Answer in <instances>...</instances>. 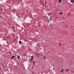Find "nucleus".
I'll return each mask as SVG.
<instances>
[{
  "label": "nucleus",
  "instance_id": "1",
  "mask_svg": "<svg viewBox=\"0 0 74 74\" xmlns=\"http://www.w3.org/2000/svg\"><path fill=\"white\" fill-rule=\"evenodd\" d=\"M31 60H30V62H32L33 61V58H34V57L33 56H32L31 57Z\"/></svg>",
  "mask_w": 74,
  "mask_h": 74
},
{
  "label": "nucleus",
  "instance_id": "2",
  "mask_svg": "<svg viewBox=\"0 0 74 74\" xmlns=\"http://www.w3.org/2000/svg\"><path fill=\"white\" fill-rule=\"evenodd\" d=\"M17 58L18 60L20 59V56H19V55H18L17 56Z\"/></svg>",
  "mask_w": 74,
  "mask_h": 74
},
{
  "label": "nucleus",
  "instance_id": "3",
  "mask_svg": "<svg viewBox=\"0 0 74 74\" xmlns=\"http://www.w3.org/2000/svg\"><path fill=\"white\" fill-rule=\"evenodd\" d=\"M62 2V0H59L58 1V3H60Z\"/></svg>",
  "mask_w": 74,
  "mask_h": 74
},
{
  "label": "nucleus",
  "instance_id": "4",
  "mask_svg": "<svg viewBox=\"0 0 74 74\" xmlns=\"http://www.w3.org/2000/svg\"><path fill=\"white\" fill-rule=\"evenodd\" d=\"M71 3H74V0H71Z\"/></svg>",
  "mask_w": 74,
  "mask_h": 74
},
{
  "label": "nucleus",
  "instance_id": "5",
  "mask_svg": "<svg viewBox=\"0 0 74 74\" xmlns=\"http://www.w3.org/2000/svg\"><path fill=\"white\" fill-rule=\"evenodd\" d=\"M15 57V56H13L11 58V59H12L13 58H14V57Z\"/></svg>",
  "mask_w": 74,
  "mask_h": 74
},
{
  "label": "nucleus",
  "instance_id": "6",
  "mask_svg": "<svg viewBox=\"0 0 74 74\" xmlns=\"http://www.w3.org/2000/svg\"><path fill=\"white\" fill-rule=\"evenodd\" d=\"M63 70H64V69H62V70L61 71V73H63Z\"/></svg>",
  "mask_w": 74,
  "mask_h": 74
},
{
  "label": "nucleus",
  "instance_id": "7",
  "mask_svg": "<svg viewBox=\"0 0 74 74\" xmlns=\"http://www.w3.org/2000/svg\"><path fill=\"white\" fill-rule=\"evenodd\" d=\"M66 71H69V69H66Z\"/></svg>",
  "mask_w": 74,
  "mask_h": 74
},
{
  "label": "nucleus",
  "instance_id": "8",
  "mask_svg": "<svg viewBox=\"0 0 74 74\" xmlns=\"http://www.w3.org/2000/svg\"><path fill=\"white\" fill-rule=\"evenodd\" d=\"M19 43L20 44H21V43H22V42H21V41H19Z\"/></svg>",
  "mask_w": 74,
  "mask_h": 74
},
{
  "label": "nucleus",
  "instance_id": "9",
  "mask_svg": "<svg viewBox=\"0 0 74 74\" xmlns=\"http://www.w3.org/2000/svg\"><path fill=\"white\" fill-rule=\"evenodd\" d=\"M58 14H59V15H60V14H61V13H60V12H59V13H58Z\"/></svg>",
  "mask_w": 74,
  "mask_h": 74
},
{
  "label": "nucleus",
  "instance_id": "10",
  "mask_svg": "<svg viewBox=\"0 0 74 74\" xmlns=\"http://www.w3.org/2000/svg\"><path fill=\"white\" fill-rule=\"evenodd\" d=\"M61 15H62V14H63V12H61Z\"/></svg>",
  "mask_w": 74,
  "mask_h": 74
},
{
  "label": "nucleus",
  "instance_id": "11",
  "mask_svg": "<svg viewBox=\"0 0 74 74\" xmlns=\"http://www.w3.org/2000/svg\"><path fill=\"white\" fill-rule=\"evenodd\" d=\"M48 22H50V21H49V20H48Z\"/></svg>",
  "mask_w": 74,
  "mask_h": 74
},
{
  "label": "nucleus",
  "instance_id": "12",
  "mask_svg": "<svg viewBox=\"0 0 74 74\" xmlns=\"http://www.w3.org/2000/svg\"><path fill=\"white\" fill-rule=\"evenodd\" d=\"M45 59V56H44V59Z\"/></svg>",
  "mask_w": 74,
  "mask_h": 74
},
{
  "label": "nucleus",
  "instance_id": "13",
  "mask_svg": "<svg viewBox=\"0 0 74 74\" xmlns=\"http://www.w3.org/2000/svg\"><path fill=\"white\" fill-rule=\"evenodd\" d=\"M52 19L51 18L50 19V21H52Z\"/></svg>",
  "mask_w": 74,
  "mask_h": 74
},
{
  "label": "nucleus",
  "instance_id": "14",
  "mask_svg": "<svg viewBox=\"0 0 74 74\" xmlns=\"http://www.w3.org/2000/svg\"><path fill=\"white\" fill-rule=\"evenodd\" d=\"M30 42H32V41H30Z\"/></svg>",
  "mask_w": 74,
  "mask_h": 74
},
{
  "label": "nucleus",
  "instance_id": "15",
  "mask_svg": "<svg viewBox=\"0 0 74 74\" xmlns=\"http://www.w3.org/2000/svg\"><path fill=\"white\" fill-rule=\"evenodd\" d=\"M54 69H53V70H54Z\"/></svg>",
  "mask_w": 74,
  "mask_h": 74
},
{
  "label": "nucleus",
  "instance_id": "16",
  "mask_svg": "<svg viewBox=\"0 0 74 74\" xmlns=\"http://www.w3.org/2000/svg\"><path fill=\"white\" fill-rule=\"evenodd\" d=\"M51 18H52V17H51Z\"/></svg>",
  "mask_w": 74,
  "mask_h": 74
}]
</instances>
